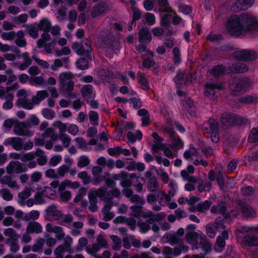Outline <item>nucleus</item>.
Wrapping results in <instances>:
<instances>
[{"label": "nucleus", "mask_w": 258, "mask_h": 258, "mask_svg": "<svg viewBox=\"0 0 258 258\" xmlns=\"http://www.w3.org/2000/svg\"><path fill=\"white\" fill-rule=\"evenodd\" d=\"M80 186V183L78 181H72L69 179H65L62 181L58 186V190H64L67 187L73 189H77Z\"/></svg>", "instance_id": "obj_25"}, {"label": "nucleus", "mask_w": 258, "mask_h": 258, "mask_svg": "<svg viewBox=\"0 0 258 258\" xmlns=\"http://www.w3.org/2000/svg\"><path fill=\"white\" fill-rule=\"evenodd\" d=\"M16 105L18 106L21 107L24 109L31 110L33 109L34 103L32 101V100H30L27 98H24L23 99H17L16 101Z\"/></svg>", "instance_id": "obj_35"}, {"label": "nucleus", "mask_w": 258, "mask_h": 258, "mask_svg": "<svg viewBox=\"0 0 258 258\" xmlns=\"http://www.w3.org/2000/svg\"><path fill=\"white\" fill-rule=\"evenodd\" d=\"M234 57L239 60L252 61L256 58L257 54L254 51L248 49H243L235 52Z\"/></svg>", "instance_id": "obj_13"}, {"label": "nucleus", "mask_w": 258, "mask_h": 258, "mask_svg": "<svg viewBox=\"0 0 258 258\" xmlns=\"http://www.w3.org/2000/svg\"><path fill=\"white\" fill-rule=\"evenodd\" d=\"M22 62L18 66V68L21 71L25 70L32 63V59L28 52H25L22 54Z\"/></svg>", "instance_id": "obj_30"}, {"label": "nucleus", "mask_w": 258, "mask_h": 258, "mask_svg": "<svg viewBox=\"0 0 258 258\" xmlns=\"http://www.w3.org/2000/svg\"><path fill=\"white\" fill-rule=\"evenodd\" d=\"M0 195L4 200L7 201H12L13 199V195L7 188H2L0 190Z\"/></svg>", "instance_id": "obj_53"}, {"label": "nucleus", "mask_w": 258, "mask_h": 258, "mask_svg": "<svg viewBox=\"0 0 258 258\" xmlns=\"http://www.w3.org/2000/svg\"><path fill=\"white\" fill-rule=\"evenodd\" d=\"M73 75L69 72L60 73L58 76L59 90L62 93L72 91L74 88Z\"/></svg>", "instance_id": "obj_3"}, {"label": "nucleus", "mask_w": 258, "mask_h": 258, "mask_svg": "<svg viewBox=\"0 0 258 258\" xmlns=\"http://www.w3.org/2000/svg\"><path fill=\"white\" fill-rule=\"evenodd\" d=\"M105 192L104 188H98L97 189H92L89 191L88 193V198L89 201V209L92 212L97 211L98 207L97 206V197L102 200L104 194Z\"/></svg>", "instance_id": "obj_6"}, {"label": "nucleus", "mask_w": 258, "mask_h": 258, "mask_svg": "<svg viewBox=\"0 0 258 258\" xmlns=\"http://www.w3.org/2000/svg\"><path fill=\"white\" fill-rule=\"evenodd\" d=\"M230 71L234 73H243L248 70V67L244 63L237 62L229 66Z\"/></svg>", "instance_id": "obj_28"}, {"label": "nucleus", "mask_w": 258, "mask_h": 258, "mask_svg": "<svg viewBox=\"0 0 258 258\" xmlns=\"http://www.w3.org/2000/svg\"><path fill=\"white\" fill-rule=\"evenodd\" d=\"M188 80L187 77L183 72L179 71L177 72L176 77L174 78V81L177 85L185 84Z\"/></svg>", "instance_id": "obj_47"}, {"label": "nucleus", "mask_w": 258, "mask_h": 258, "mask_svg": "<svg viewBox=\"0 0 258 258\" xmlns=\"http://www.w3.org/2000/svg\"><path fill=\"white\" fill-rule=\"evenodd\" d=\"M60 201L67 203L72 198V194L69 190H58Z\"/></svg>", "instance_id": "obj_51"}, {"label": "nucleus", "mask_w": 258, "mask_h": 258, "mask_svg": "<svg viewBox=\"0 0 258 258\" xmlns=\"http://www.w3.org/2000/svg\"><path fill=\"white\" fill-rule=\"evenodd\" d=\"M237 115L225 112L222 114L220 120L222 124L226 126L234 125L235 123V120H236Z\"/></svg>", "instance_id": "obj_23"}, {"label": "nucleus", "mask_w": 258, "mask_h": 258, "mask_svg": "<svg viewBox=\"0 0 258 258\" xmlns=\"http://www.w3.org/2000/svg\"><path fill=\"white\" fill-rule=\"evenodd\" d=\"M110 238L114 243V245L112 246L113 250L114 251H119L120 250L122 247L121 239L116 235L110 236Z\"/></svg>", "instance_id": "obj_52"}, {"label": "nucleus", "mask_w": 258, "mask_h": 258, "mask_svg": "<svg viewBox=\"0 0 258 258\" xmlns=\"http://www.w3.org/2000/svg\"><path fill=\"white\" fill-rule=\"evenodd\" d=\"M70 250V249L65 246L64 244L59 245L55 249L54 251L55 258H63L64 252L66 251Z\"/></svg>", "instance_id": "obj_45"}, {"label": "nucleus", "mask_w": 258, "mask_h": 258, "mask_svg": "<svg viewBox=\"0 0 258 258\" xmlns=\"http://www.w3.org/2000/svg\"><path fill=\"white\" fill-rule=\"evenodd\" d=\"M141 218L144 219L149 218V219L147 221L149 224H152L154 221H160L163 218V216L161 213L154 214L151 211L142 210Z\"/></svg>", "instance_id": "obj_20"}, {"label": "nucleus", "mask_w": 258, "mask_h": 258, "mask_svg": "<svg viewBox=\"0 0 258 258\" xmlns=\"http://www.w3.org/2000/svg\"><path fill=\"white\" fill-rule=\"evenodd\" d=\"M51 27V21L46 18L42 19L37 24V28L40 30L43 31V33H47L49 34Z\"/></svg>", "instance_id": "obj_26"}, {"label": "nucleus", "mask_w": 258, "mask_h": 258, "mask_svg": "<svg viewBox=\"0 0 258 258\" xmlns=\"http://www.w3.org/2000/svg\"><path fill=\"white\" fill-rule=\"evenodd\" d=\"M51 36L47 33H42L41 35V38L37 41V45L39 48H44L48 54H51L52 51L51 46L56 44L55 40H52L50 43H47V42L51 40Z\"/></svg>", "instance_id": "obj_9"}, {"label": "nucleus", "mask_w": 258, "mask_h": 258, "mask_svg": "<svg viewBox=\"0 0 258 258\" xmlns=\"http://www.w3.org/2000/svg\"><path fill=\"white\" fill-rule=\"evenodd\" d=\"M14 94L11 92L8 88L0 86V98L14 100Z\"/></svg>", "instance_id": "obj_39"}, {"label": "nucleus", "mask_w": 258, "mask_h": 258, "mask_svg": "<svg viewBox=\"0 0 258 258\" xmlns=\"http://www.w3.org/2000/svg\"><path fill=\"white\" fill-rule=\"evenodd\" d=\"M225 88L223 82H208L205 85L204 94L208 97H212L218 91L224 90Z\"/></svg>", "instance_id": "obj_7"}, {"label": "nucleus", "mask_w": 258, "mask_h": 258, "mask_svg": "<svg viewBox=\"0 0 258 258\" xmlns=\"http://www.w3.org/2000/svg\"><path fill=\"white\" fill-rule=\"evenodd\" d=\"M113 206L112 203H107L105 204L102 210L104 219L105 221H110L113 219L114 214L113 212H110V210Z\"/></svg>", "instance_id": "obj_31"}, {"label": "nucleus", "mask_w": 258, "mask_h": 258, "mask_svg": "<svg viewBox=\"0 0 258 258\" xmlns=\"http://www.w3.org/2000/svg\"><path fill=\"white\" fill-rule=\"evenodd\" d=\"M162 141H155L151 146V150L153 153H158L160 150H163L166 144Z\"/></svg>", "instance_id": "obj_59"}, {"label": "nucleus", "mask_w": 258, "mask_h": 258, "mask_svg": "<svg viewBox=\"0 0 258 258\" xmlns=\"http://www.w3.org/2000/svg\"><path fill=\"white\" fill-rule=\"evenodd\" d=\"M42 194L44 196L49 198H52L53 197H54L56 195L57 192L56 190L53 188H52L50 186H45L42 190Z\"/></svg>", "instance_id": "obj_57"}, {"label": "nucleus", "mask_w": 258, "mask_h": 258, "mask_svg": "<svg viewBox=\"0 0 258 258\" xmlns=\"http://www.w3.org/2000/svg\"><path fill=\"white\" fill-rule=\"evenodd\" d=\"M229 235L228 231L224 230L222 231L221 235L217 237L216 242L214 245V250L216 252H221L226 245L225 240L228 239Z\"/></svg>", "instance_id": "obj_14"}, {"label": "nucleus", "mask_w": 258, "mask_h": 258, "mask_svg": "<svg viewBox=\"0 0 258 258\" xmlns=\"http://www.w3.org/2000/svg\"><path fill=\"white\" fill-rule=\"evenodd\" d=\"M238 208H240L243 216L246 218H254L256 215L255 211L245 203H240Z\"/></svg>", "instance_id": "obj_24"}, {"label": "nucleus", "mask_w": 258, "mask_h": 258, "mask_svg": "<svg viewBox=\"0 0 258 258\" xmlns=\"http://www.w3.org/2000/svg\"><path fill=\"white\" fill-rule=\"evenodd\" d=\"M243 243L246 246H256L258 244V238L255 236L247 235L243 238Z\"/></svg>", "instance_id": "obj_38"}, {"label": "nucleus", "mask_w": 258, "mask_h": 258, "mask_svg": "<svg viewBox=\"0 0 258 258\" xmlns=\"http://www.w3.org/2000/svg\"><path fill=\"white\" fill-rule=\"evenodd\" d=\"M58 139L62 144L64 148H68L71 143L72 139L69 135L66 134H59Z\"/></svg>", "instance_id": "obj_50"}, {"label": "nucleus", "mask_w": 258, "mask_h": 258, "mask_svg": "<svg viewBox=\"0 0 258 258\" xmlns=\"http://www.w3.org/2000/svg\"><path fill=\"white\" fill-rule=\"evenodd\" d=\"M74 141L77 144L78 148L84 151H88L90 150V148L89 147L88 143L81 137H77L75 139Z\"/></svg>", "instance_id": "obj_43"}, {"label": "nucleus", "mask_w": 258, "mask_h": 258, "mask_svg": "<svg viewBox=\"0 0 258 258\" xmlns=\"http://www.w3.org/2000/svg\"><path fill=\"white\" fill-rule=\"evenodd\" d=\"M4 234L8 238L6 240V243H9L12 240H18L19 236L15 230L11 228L5 229L4 231Z\"/></svg>", "instance_id": "obj_36"}, {"label": "nucleus", "mask_w": 258, "mask_h": 258, "mask_svg": "<svg viewBox=\"0 0 258 258\" xmlns=\"http://www.w3.org/2000/svg\"><path fill=\"white\" fill-rule=\"evenodd\" d=\"M52 125L58 128L60 134H64L68 131V123H64L59 120L54 121Z\"/></svg>", "instance_id": "obj_55"}, {"label": "nucleus", "mask_w": 258, "mask_h": 258, "mask_svg": "<svg viewBox=\"0 0 258 258\" xmlns=\"http://www.w3.org/2000/svg\"><path fill=\"white\" fill-rule=\"evenodd\" d=\"M72 49L79 55H87L91 58L92 51L91 44L88 39L82 41L81 43L75 42L72 44Z\"/></svg>", "instance_id": "obj_5"}, {"label": "nucleus", "mask_w": 258, "mask_h": 258, "mask_svg": "<svg viewBox=\"0 0 258 258\" xmlns=\"http://www.w3.org/2000/svg\"><path fill=\"white\" fill-rule=\"evenodd\" d=\"M137 50L140 53H142L143 57L147 55H150L152 57L153 56V53L150 50L147 49L146 47L143 44H139L137 47Z\"/></svg>", "instance_id": "obj_58"}, {"label": "nucleus", "mask_w": 258, "mask_h": 258, "mask_svg": "<svg viewBox=\"0 0 258 258\" xmlns=\"http://www.w3.org/2000/svg\"><path fill=\"white\" fill-rule=\"evenodd\" d=\"M6 170L8 174H18L26 171L27 167L19 161H12L7 165Z\"/></svg>", "instance_id": "obj_10"}, {"label": "nucleus", "mask_w": 258, "mask_h": 258, "mask_svg": "<svg viewBox=\"0 0 258 258\" xmlns=\"http://www.w3.org/2000/svg\"><path fill=\"white\" fill-rule=\"evenodd\" d=\"M171 145L175 149H178L183 147V142L178 137L175 136L174 134H173V137L171 138Z\"/></svg>", "instance_id": "obj_62"}, {"label": "nucleus", "mask_w": 258, "mask_h": 258, "mask_svg": "<svg viewBox=\"0 0 258 258\" xmlns=\"http://www.w3.org/2000/svg\"><path fill=\"white\" fill-rule=\"evenodd\" d=\"M89 117L92 124L97 125L99 124V115L97 112L93 110L90 111Z\"/></svg>", "instance_id": "obj_60"}, {"label": "nucleus", "mask_w": 258, "mask_h": 258, "mask_svg": "<svg viewBox=\"0 0 258 258\" xmlns=\"http://www.w3.org/2000/svg\"><path fill=\"white\" fill-rule=\"evenodd\" d=\"M211 205V203L208 200L203 202L199 203L198 206V211L201 213H205L207 211Z\"/></svg>", "instance_id": "obj_56"}, {"label": "nucleus", "mask_w": 258, "mask_h": 258, "mask_svg": "<svg viewBox=\"0 0 258 258\" xmlns=\"http://www.w3.org/2000/svg\"><path fill=\"white\" fill-rule=\"evenodd\" d=\"M102 172V168L99 166H96L92 168V174L94 176L93 182L95 185H97L100 182L102 181V179H99L98 175Z\"/></svg>", "instance_id": "obj_42"}, {"label": "nucleus", "mask_w": 258, "mask_h": 258, "mask_svg": "<svg viewBox=\"0 0 258 258\" xmlns=\"http://www.w3.org/2000/svg\"><path fill=\"white\" fill-rule=\"evenodd\" d=\"M81 92L82 96L87 102L94 99L96 96V92L94 88L91 85H84L81 89Z\"/></svg>", "instance_id": "obj_17"}, {"label": "nucleus", "mask_w": 258, "mask_h": 258, "mask_svg": "<svg viewBox=\"0 0 258 258\" xmlns=\"http://www.w3.org/2000/svg\"><path fill=\"white\" fill-rule=\"evenodd\" d=\"M48 96L49 94L46 90H40L37 91L36 95L32 96V100L35 105H38L45 99L48 98Z\"/></svg>", "instance_id": "obj_29"}, {"label": "nucleus", "mask_w": 258, "mask_h": 258, "mask_svg": "<svg viewBox=\"0 0 258 258\" xmlns=\"http://www.w3.org/2000/svg\"><path fill=\"white\" fill-rule=\"evenodd\" d=\"M0 183L16 190H18L20 188V185L16 180L9 175H5L1 177L0 178Z\"/></svg>", "instance_id": "obj_19"}, {"label": "nucleus", "mask_w": 258, "mask_h": 258, "mask_svg": "<svg viewBox=\"0 0 258 258\" xmlns=\"http://www.w3.org/2000/svg\"><path fill=\"white\" fill-rule=\"evenodd\" d=\"M202 128L207 138H210L214 143L218 142L220 137L218 122L214 119L210 118L207 122H204Z\"/></svg>", "instance_id": "obj_2"}, {"label": "nucleus", "mask_w": 258, "mask_h": 258, "mask_svg": "<svg viewBox=\"0 0 258 258\" xmlns=\"http://www.w3.org/2000/svg\"><path fill=\"white\" fill-rule=\"evenodd\" d=\"M24 122L30 128L32 126L38 125L40 123V120L36 115L31 114Z\"/></svg>", "instance_id": "obj_46"}, {"label": "nucleus", "mask_w": 258, "mask_h": 258, "mask_svg": "<svg viewBox=\"0 0 258 258\" xmlns=\"http://www.w3.org/2000/svg\"><path fill=\"white\" fill-rule=\"evenodd\" d=\"M90 162V159L87 156L82 155L78 158L77 166L79 168H83L89 165Z\"/></svg>", "instance_id": "obj_54"}, {"label": "nucleus", "mask_w": 258, "mask_h": 258, "mask_svg": "<svg viewBox=\"0 0 258 258\" xmlns=\"http://www.w3.org/2000/svg\"><path fill=\"white\" fill-rule=\"evenodd\" d=\"M45 228L47 232L54 233L56 237L58 239H61L64 237L65 233L63 231L62 228L60 226L49 223L46 224Z\"/></svg>", "instance_id": "obj_21"}, {"label": "nucleus", "mask_w": 258, "mask_h": 258, "mask_svg": "<svg viewBox=\"0 0 258 258\" xmlns=\"http://www.w3.org/2000/svg\"><path fill=\"white\" fill-rule=\"evenodd\" d=\"M158 202L161 206H165L170 201L172 197L168 193L166 194L165 191L159 190L158 191Z\"/></svg>", "instance_id": "obj_27"}, {"label": "nucleus", "mask_w": 258, "mask_h": 258, "mask_svg": "<svg viewBox=\"0 0 258 258\" xmlns=\"http://www.w3.org/2000/svg\"><path fill=\"white\" fill-rule=\"evenodd\" d=\"M254 0H236L231 7L235 12L243 11L248 9L253 4Z\"/></svg>", "instance_id": "obj_15"}, {"label": "nucleus", "mask_w": 258, "mask_h": 258, "mask_svg": "<svg viewBox=\"0 0 258 258\" xmlns=\"http://www.w3.org/2000/svg\"><path fill=\"white\" fill-rule=\"evenodd\" d=\"M108 10V8L106 4L100 3L95 5L92 9L91 13V16L92 18H95L104 15Z\"/></svg>", "instance_id": "obj_18"}, {"label": "nucleus", "mask_w": 258, "mask_h": 258, "mask_svg": "<svg viewBox=\"0 0 258 258\" xmlns=\"http://www.w3.org/2000/svg\"><path fill=\"white\" fill-rule=\"evenodd\" d=\"M239 101L245 104L255 103L258 102V96L255 95H247L240 98Z\"/></svg>", "instance_id": "obj_40"}, {"label": "nucleus", "mask_w": 258, "mask_h": 258, "mask_svg": "<svg viewBox=\"0 0 258 258\" xmlns=\"http://www.w3.org/2000/svg\"><path fill=\"white\" fill-rule=\"evenodd\" d=\"M158 183L155 177L151 178L148 181L147 188L151 192L158 191Z\"/></svg>", "instance_id": "obj_44"}, {"label": "nucleus", "mask_w": 258, "mask_h": 258, "mask_svg": "<svg viewBox=\"0 0 258 258\" xmlns=\"http://www.w3.org/2000/svg\"><path fill=\"white\" fill-rule=\"evenodd\" d=\"M99 188H104L105 192L104 194V196L102 197V201L104 202H108L111 200L113 198H119L120 196L121 193L119 189L115 188L107 191V189L105 187H101Z\"/></svg>", "instance_id": "obj_22"}, {"label": "nucleus", "mask_w": 258, "mask_h": 258, "mask_svg": "<svg viewBox=\"0 0 258 258\" xmlns=\"http://www.w3.org/2000/svg\"><path fill=\"white\" fill-rule=\"evenodd\" d=\"M42 114L45 118L49 120L52 119L55 116V112L53 110L47 108L42 110Z\"/></svg>", "instance_id": "obj_63"}, {"label": "nucleus", "mask_w": 258, "mask_h": 258, "mask_svg": "<svg viewBox=\"0 0 258 258\" xmlns=\"http://www.w3.org/2000/svg\"><path fill=\"white\" fill-rule=\"evenodd\" d=\"M142 138V132L138 130L136 132V134H135L133 132H128L127 134V138L128 141L134 143H135L137 139L141 140Z\"/></svg>", "instance_id": "obj_49"}, {"label": "nucleus", "mask_w": 258, "mask_h": 258, "mask_svg": "<svg viewBox=\"0 0 258 258\" xmlns=\"http://www.w3.org/2000/svg\"><path fill=\"white\" fill-rule=\"evenodd\" d=\"M225 29L228 34L236 37L254 34L258 33V20L250 14L232 15L227 20Z\"/></svg>", "instance_id": "obj_1"}, {"label": "nucleus", "mask_w": 258, "mask_h": 258, "mask_svg": "<svg viewBox=\"0 0 258 258\" xmlns=\"http://www.w3.org/2000/svg\"><path fill=\"white\" fill-rule=\"evenodd\" d=\"M62 216L61 211L58 209L56 205L52 204L46 209L45 218L50 221L60 220Z\"/></svg>", "instance_id": "obj_11"}, {"label": "nucleus", "mask_w": 258, "mask_h": 258, "mask_svg": "<svg viewBox=\"0 0 258 258\" xmlns=\"http://www.w3.org/2000/svg\"><path fill=\"white\" fill-rule=\"evenodd\" d=\"M44 243L45 240L43 238L37 239L32 246V250L33 252H42Z\"/></svg>", "instance_id": "obj_41"}, {"label": "nucleus", "mask_w": 258, "mask_h": 258, "mask_svg": "<svg viewBox=\"0 0 258 258\" xmlns=\"http://www.w3.org/2000/svg\"><path fill=\"white\" fill-rule=\"evenodd\" d=\"M250 85L251 82L247 78L235 79L230 81L229 89L233 93H244Z\"/></svg>", "instance_id": "obj_4"}, {"label": "nucleus", "mask_w": 258, "mask_h": 258, "mask_svg": "<svg viewBox=\"0 0 258 258\" xmlns=\"http://www.w3.org/2000/svg\"><path fill=\"white\" fill-rule=\"evenodd\" d=\"M13 133L17 136L25 137H31L34 134L24 121L16 124L14 126Z\"/></svg>", "instance_id": "obj_12"}, {"label": "nucleus", "mask_w": 258, "mask_h": 258, "mask_svg": "<svg viewBox=\"0 0 258 258\" xmlns=\"http://www.w3.org/2000/svg\"><path fill=\"white\" fill-rule=\"evenodd\" d=\"M139 41L142 42H148L151 40L152 37L149 29L147 27H143L139 32Z\"/></svg>", "instance_id": "obj_34"}, {"label": "nucleus", "mask_w": 258, "mask_h": 258, "mask_svg": "<svg viewBox=\"0 0 258 258\" xmlns=\"http://www.w3.org/2000/svg\"><path fill=\"white\" fill-rule=\"evenodd\" d=\"M226 208L225 204L221 203L218 206H213L211 211L213 213L220 214L224 217L226 211Z\"/></svg>", "instance_id": "obj_48"}, {"label": "nucleus", "mask_w": 258, "mask_h": 258, "mask_svg": "<svg viewBox=\"0 0 258 258\" xmlns=\"http://www.w3.org/2000/svg\"><path fill=\"white\" fill-rule=\"evenodd\" d=\"M16 36H17L16 39H15V43L16 44L20 47H24L26 45V39L24 38V33L22 30L18 31L17 33H16Z\"/></svg>", "instance_id": "obj_37"}, {"label": "nucleus", "mask_w": 258, "mask_h": 258, "mask_svg": "<svg viewBox=\"0 0 258 258\" xmlns=\"http://www.w3.org/2000/svg\"><path fill=\"white\" fill-rule=\"evenodd\" d=\"M201 241L194 246L193 248L198 249L201 248L206 252H210L212 250V244L206 237L204 239H200Z\"/></svg>", "instance_id": "obj_33"}, {"label": "nucleus", "mask_w": 258, "mask_h": 258, "mask_svg": "<svg viewBox=\"0 0 258 258\" xmlns=\"http://www.w3.org/2000/svg\"><path fill=\"white\" fill-rule=\"evenodd\" d=\"M132 210L131 215L136 218H141L143 207L141 206L134 205L130 207Z\"/></svg>", "instance_id": "obj_61"}, {"label": "nucleus", "mask_w": 258, "mask_h": 258, "mask_svg": "<svg viewBox=\"0 0 258 258\" xmlns=\"http://www.w3.org/2000/svg\"><path fill=\"white\" fill-rule=\"evenodd\" d=\"M42 231V227L40 224L35 221H32L28 223L26 228L28 233H39Z\"/></svg>", "instance_id": "obj_32"}, {"label": "nucleus", "mask_w": 258, "mask_h": 258, "mask_svg": "<svg viewBox=\"0 0 258 258\" xmlns=\"http://www.w3.org/2000/svg\"><path fill=\"white\" fill-rule=\"evenodd\" d=\"M248 140L250 143H255L258 141V127L251 130Z\"/></svg>", "instance_id": "obj_64"}, {"label": "nucleus", "mask_w": 258, "mask_h": 258, "mask_svg": "<svg viewBox=\"0 0 258 258\" xmlns=\"http://www.w3.org/2000/svg\"><path fill=\"white\" fill-rule=\"evenodd\" d=\"M5 146H12L16 150L19 151L23 148V142L19 137H10L6 138L3 143Z\"/></svg>", "instance_id": "obj_16"}, {"label": "nucleus", "mask_w": 258, "mask_h": 258, "mask_svg": "<svg viewBox=\"0 0 258 258\" xmlns=\"http://www.w3.org/2000/svg\"><path fill=\"white\" fill-rule=\"evenodd\" d=\"M196 225L194 224L188 225L186 227L188 231L185 235V239L188 244H194L198 241V239H203L206 237V236L201 232L194 231Z\"/></svg>", "instance_id": "obj_8"}]
</instances>
